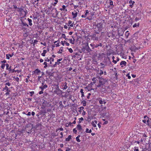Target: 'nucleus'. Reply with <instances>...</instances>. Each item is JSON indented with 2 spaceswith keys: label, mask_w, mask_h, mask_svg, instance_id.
I'll return each mask as SVG.
<instances>
[{
  "label": "nucleus",
  "mask_w": 151,
  "mask_h": 151,
  "mask_svg": "<svg viewBox=\"0 0 151 151\" xmlns=\"http://www.w3.org/2000/svg\"><path fill=\"white\" fill-rule=\"evenodd\" d=\"M99 74L100 76H101L104 73V72L103 70H99Z\"/></svg>",
  "instance_id": "393cba45"
},
{
  "label": "nucleus",
  "mask_w": 151,
  "mask_h": 151,
  "mask_svg": "<svg viewBox=\"0 0 151 151\" xmlns=\"http://www.w3.org/2000/svg\"><path fill=\"white\" fill-rule=\"evenodd\" d=\"M73 54H75V55H79L78 54V53L77 52H73Z\"/></svg>",
  "instance_id": "5fc2aeb1"
},
{
  "label": "nucleus",
  "mask_w": 151,
  "mask_h": 151,
  "mask_svg": "<svg viewBox=\"0 0 151 151\" xmlns=\"http://www.w3.org/2000/svg\"><path fill=\"white\" fill-rule=\"evenodd\" d=\"M62 91L60 89L59 90H58V91H55V93L57 94H60V93H62Z\"/></svg>",
  "instance_id": "a211bd4d"
},
{
  "label": "nucleus",
  "mask_w": 151,
  "mask_h": 151,
  "mask_svg": "<svg viewBox=\"0 0 151 151\" xmlns=\"http://www.w3.org/2000/svg\"><path fill=\"white\" fill-rule=\"evenodd\" d=\"M18 9H19L18 10H17V11L19 12H22L23 11V9L21 7L19 8H18Z\"/></svg>",
  "instance_id": "c756f323"
},
{
  "label": "nucleus",
  "mask_w": 151,
  "mask_h": 151,
  "mask_svg": "<svg viewBox=\"0 0 151 151\" xmlns=\"http://www.w3.org/2000/svg\"><path fill=\"white\" fill-rule=\"evenodd\" d=\"M67 84H68V83L67 82H65L64 84V87L63 88V90L66 89L68 88V87L67 86Z\"/></svg>",
  "instance_id": "6ab92c4d"
},
{
  "label": "nucleus",
  "mask_w": 151,
  "mask_h": 151,
  "mask_svg": "<svg viewBox=\"0 0 151 151\" xmlns=\"http://www.w3.org/2000/svg\"><path fill=\"white\" fill-rule=\"evenodd\" d=\"M46 73L50 76H53L54 72H49L47 70Z\"/></svg>",
  "instance_id": "9d476101"
},
{
  "label": "nucleus",
  "mask_w": 151,
  "mask_h": 151,
  "mask_svg": "<svg viewBox=\"0 0 151 151\" xmlns=\"http://www.w3.org/2000/svg\"><path fill=\"white\" fill-rule=\"evenodd\" d=\"M5 64H1V67L2 68V69H4V67H5Z\"/></svg>",
  "instance_id": "79ce46f5"
},
{
  "label": "nucleus",
  "mask_w": 151,
  "mask_h": 151,
  "mask_svg": "<svg viewBox=\"0 0 151 151\" xmlns=\"http://www.w3.org/2000/svg\"><path fill=\"white\" fill-rule=\"evenodd\" d=\"M29 93H30V96H32L34 94V92L33 91H31L29 92Z\"/></svg>",
  "instance_id": "f704fd0d"
},
{
  "label": "nucleus",
  "mask_w": 151,
  "mask_h": 151,
  "mask_svg": "<svg viewBox=\"0 0 151 151\" xmlns=\"http://www.w3.org/2000/svg\"><path fill=\"white\" fill-rule=\"evenodd\" d=\"M41 72L40 70L38 69H36L34 71V73L39 75V73Z\"/></svg>",
  "instance_id": "4468645a"
},
{
  "label": "nucleus",
  "mask_w": 151,
  "mask_h": 151,
  "mask_svg": "<svg viewBox=\"0 0 151 151\" xmlns=\"http://www.w3.org/2000/svg\"><path fill=\"white\" fill-rule=\"evenodd\" d=\"M54 10L55 11V12L56 13V16H57V15H58V11L56 9V8L52 9V11H53Z\"/></svg>",
  "instance_id": "aec40b11"
},
{
  "label": "nucleus",
  "mask_w": 151,
  "mask_h": 151,
  "mask_svg": "<svg viewBox=\"0 0 151 151\" xmlns=\"http://www.w3.org/2000/svg\"><path fill=\"white\" fill-rule=\"evenodd\" d=\"M88 95L87 96V98L88 99H89V98H90V96L91 95V93H89L88 94Z\"/></svg>",
  "instance_id": "bf43d9fd"
},
{
  "label": "nucleus",
  "mask_w": 151,
  "mask_h": 151,
  "mask_svg": "<svg viewBox=\"0 0 151 151\" xmlns=\"http://www.w3.org/2000/svg\"><path fill=\"white\" fill-rule=\"evenodd\" d=\"M100 65H101L103 66V67H101V68H103L105 66V65H104L102 63H101Z\"/></svg>",
  "instance_id": "09e8293b"
},
{
  "label": "nucleus",
  "mask_w": 151,
  "mask_h": 151,
  "mask_svg": "<svg viewBox=\"0 0 151 151\" xmlns=\"http://www.w3.org/2000/svg\"><path fill=\"white\" fill-rule=\"evenodd\" d=\"M108 121H105L104 123V124H107L108 123Z\"/></svg>",
  "instance_id": "338daca9"
},
{
  "label": "nucleus",
  "mask_w": 151,
  "mask_h": 151,
  "mask_svg": "<svg viewBox=\"0 0 151 151\" xmlns=\"http://www.w3.org/2000/svg\"><path fill=\"white\" fill-rule=\"evenodd\" d=\"M47 52V51L46 50H43V52L41 54V55L43 56H45V54Z\"/></svg>",
  "instance_id": "5701e85b"
},
{
  "label": "nucleus",
  "mask_w": 151,
  "mask_h": 151,
  "mask_svg": "<svg viewBox=\"0 0 151 151\" xmlns=\"http://www.w3.org/2000/svg\"><path fill=\"white\" fill-rule=\"evenodd\" d=\"M5 85L6 86H10L11 85V84L10 83H9L8 82V83H6L5 84Z\"/></svg>",
  "instance_id": "a18cd8bd"
},
{
  "label": "nucleus",
  "mask_w": 151,
  "mask_h": 151,
  "mask_svg": "<svg viewBox=\"0 0 151 151\" xmlns=\"http://www.w3.org/2000/svg\"><path fill=\"white\" fill-rule=\"evenodd\" d=\"M67 49H68V50H69V52L70 53H72V52H73V50L72 49V48H67Z\"/></svg>",
  "instance_id": "e433bc0d"
},
{
  "label": "nucleus",
  "mask_w": 151,
  "mask_h": 151,
  "mask_svg": "<svg viewBox=\"0 0 151 151\" xmlns=\"http://www.w3.org/2000/svg\"><path fill=\"white\" fill-rule=\"evenodd\" d=\"M110 4L111 5H113V2L112 1H110Z\"/></svg>",
  "instance_id": "680f3d73"
},
{
  "label": "nucleus",
  "mask_w": 151,
  "mask_h": 151,
  "mask_svg": "<svg viewBox=\"0 0 151 151\" xmlns=\"http://www.w3.org/2000/svg\"><path fill=\"white\" fill-rule=\"evenodd\" d=\"M45 62H49L50 61V59H49L48 58H46L45 59Z\"/></svg>",
  "instance_id": "c03bdc74"
},
{
  "label": "nucleus",
  "mask_w": 151,
  "mask_h": 151,
  "mask_svg": "<svg viewBox=\"0 0 151 151\" xmlns=\"http://www.w3.org/2000/svg\"><path fill=\"white\" fill-rule=\"evenodd\" d=\"M89 14V11L88 10H86V12L84 14V16H85L86 17Z\"/></svg>",
  "instance_id": "a878e982"
},
{
  "label": "nucleus",
  "mask_w": 151,
  "mask_h": 151,
  "mask_svg": "<svg viewBox=\"0 0 151 151\" xmlns=\"http://www.w3.org/2000/svg\"><path fill=\"white\" fill-rule=\"evenodd\" d=\"M57 63H58L57 62H55V64L53 65V67H55L56 66V65H57Z\"/></svg>",
  "instance_id": "6e6d98bb"
},
{
  "label": "nucleus",
  "mask_w": 151,
  "mask_h": 151,
  "mask_svg": "<svg viewBox=\"0 0 151 151\" xmlns=\"http://www.w3.org/2000/svg\"><path fill=\"white\" fill-rule=\"evenodd\" d=\"M65 34H62V37H63V38H65Z\"/></svg>",
  "instance_id": "603ef678"
},
{
  "label": "nucleus",
  "mask_w": 151,
  "mask_h": 151,
  "mask_svg": "<svg viewBox=\"0 0 151 151\" xmlns=\"http://www.w3.org/2000/svg\"><path fill=\"white\" fill-rule=\"evenodd\" d=\"M135 3V2L134 1H133L132 2V4H130L129 5V6H130L131 7V8H132L133 6V4H134Z\"/></svg>",
  "instance_id": "de8ad7c7"
},
{
  "label": "nucleus",
  "mask_w": 151,
  "mask_h": 151,
  "mask_svg": "<svg viewBox=\"0 0 151 151\" xmlns=\"http://www.w3.org/2000/svg\"><path fill=\"white\" fill-rule=\"evenodd\" d=\"M21 26H25L27 27H29V25L26 23V22H24L23 21L22 19H21Z\"/></svg>",
  "instance_id": "423d86ee"
},
{
  "label": "nucleus",
  "mask_w": 151,
  "mask_h": 151,
  "mask_svg": "<svg viewBox=\"0 0 151 151\" xmlns=\"http://www.w3.org/2000/svg\"><path fill=\"white\" fill-rule=\"evenodd\" d=\"M91 124L92 125V126L94 127H96V124H94V122L93 121L92 122H91Z\"/></svg>",
  "instance_id": "4c0bfd02"
},
{
  "label": "nucleus",
  "mask_w": 151,
  "mask_h": 151,
  "mask_svg": "<svg viewBox=\"0 0 151 151\" xmlns=\"http://www.w3.org/2000/svg\"><path fill=\"white\" fill-rule=\"evenodd\" d=\"M72 14L73 16V18H74L76 17L77 16V12L76 11H74L72 13Z\"/></svg>",
  "instance_id": "6e6552de"
},
{
  "label": "nucleus",
  "mask_w": 151,
  "mask_h": 151,
  "mask_svg": "<svg viewBox=\"0 0 151 151\" xmlns=\"http://www.w3.org/2000/svg\"><path fill=\"white\" fill-rule=\"evenodd\" d=\"M115 78H117V77H118V75L117 73H116L115 74Z\"/></svg>",
  "instance_id": "69168bd1"
},
{
  "label": "nucleus",
  "mask_w": 151,
  "mask_h": 151,
  "mask_svg": "<svg viewBox=\"0 0 151 151\" xmlns=\"http://www.w3.org/2000/svg\"><path fill=\"white\" fill-rule=\"evenodd\" d=\"M103 22H101L100 23H98L96 25V26L98 28V30L99 32H101L103 29Z\"/></svg>",
  "instance_id": "f03ea898"
},
{
  "label": "nucleus",
  "mask_w": 151,
  "mask_h": 151,
  "mask_svg": "<svg viewBox=\"0 0 151 151\" xmlns=\"http://www.w3.org/2000/svg\"><path fill=\"white\" fill-rule=\"evenodd\" d=\"M103 85H101V84L99 83L97 86V87L99 88L101 87Z\"/></svg>",
  "instance_id": "864d4df0"
},
{
  "label": "nucleus",
  "mask_w": 151,
  "mask_h": 151,
  "mask_svg": "<svg viewBox=\"0 0 151 151\" xmlns=\"http://www.w3.org/2000/svg\"><path fill=\"white\" fill-rule=\"evenodd\" d=\"M9 88L7 86H6L5 87L3 88V90H6V91L8 90Z\"/></svg>",
  "instance_id": "ea45409f"
},
{
  "label": "nucleus",
  "mask_w": 151,
  "mask_h": 151,
  "mask_svg": "<svg viewBox=\"0 0 151 151\" xmlns=\"http://www.w3.org/2000/svg\"><path fill=\"white\" fill-rule=\"evenodd\" d=\"M139 23H138L137 24L135 23L133 26V27H139Z\"/></svg>",
  "instance_id": "bb28decb"
},
{
  "label": "nucleus",
  "mask_w": 151,
  "mask_h": 151,
  "mask_svg": "<svg viewBox=\"0 0 151 151\" xmlns=\"http://www.w3.org/2000/svg\"><path fill=\"white\" fill-rule=\"evenodd\" d=\"M43 93V91H42H42H40L39 92V94H42V93Z\"/></svg>",
  "instance_id": "e2e57ef3"
},
{
  "label": "nucleus",
  "mask_w": 151,
  "mask_h": 151,
  "mask_svg": "<svg viewBox=\"0 0 151 151\" xmlns=\"http://www.w3.org/2000/svg\"><path fill=\"white\" fill-rule=\"evenodd\" d=\"M126 76L127 77H128V79H130L131 78V76H130L129 75V73H128L127 74V75H126Z\"/></svg>",
  "instance_id": "49530a36"
},
{
  "label": "nucleus",
  "mask_w": 151,
  "mask_h": 151,
  "mask_svg": "<svg viewBox=\"0 0 151 151\" xmlns=\"http://www.w3.org/2000/svg\"><path fill=\"white\" fill-rule=\"evenodd\" d=\"M77 128L78 130L80 131L83 129L82 128L80 124H78L77 125Z\"/></svg>",
  "instance_id": "2eb2a0df"
},
{
  "label": "nucleus",
  "mask_w": 151,
  "mask_h": 151,
  "mask_svg": "<svg viewBox=\"0 0 151 151\" xmlns=\"http://www.w3.org/2000/svg\"><path fill=\"white\" fill-rule=\"evenodd\" d=\"M72 22L71 20H69L68 22V25L69 26L72 23Z\"/></svg>",
  "instance_id": "13d9d810"
},
{
  "label": "nucleus",
  "mask_w": 151,
  "mask_h": 151,
  "mask_svg": "<svg viewBox=\"0 0 151 151\" xmlns=\"http://www.w3.org/2000/svg\"><path fill=\"white\" fill-rule=\"evenodd\" d=\"M62 8H60V9L61 10V11H63V10H64L65 8V7H66V6L65 5H63L62 6Z\"/></svg>",
  "instance_id": "c85d7f7f"
},
{
  "label": "nucleus",
  "mask_w": 151,
  "mask_h": 151,
  "mask_svg": "<svg viewBox=\"0 0 151 151\" xmlns=\"http://www.w3.org/2000/svg\"><path fill=\"white\" fill-rule=\"evenodd\" d=\"M43 64L45 65L44 68H46L47 67V63L46 62H44Z\"/></svg>",
  "instance_id": "7c9ffc66"
},
{
  "label": "nucleus",
  "mask_w": 151,
  "mask_h": 151,
  "mask_svg": "<svg viewBox=\"0 0 151 151\" xmlns=\"http://www.w3.org/2000/svg\"><path fill=\"white\" fill-rule=\"evenodd\" d=\"M83 48L86 50L87 53H90L92 51V50L89 47L88 43H86L85 46L83 47Z\"/></svg>",
  "instance_id": "7ed1b4c3"
},
{
  "label": "nucleus",
  "mask_w": 151,
  "mask_h": 151,
  "mask_svg": "<svg viewBox=\"0 0 151 151\" xmlns=\"http://www.w3.org/2000/svg\"><path fill=\"white\" fill-rule=\"evenodd\" d=\"M27 20L29 22V24L30 26H32V20L31 19H29V18H28Z\"/></svg>",
  "instance_id": "412c9836"
},
{
  "label": "nucleus",
  "mask_w": 151,
  "mask_h": 151,
  "mask_svg": "<svg viewBox=\"0 0 151 151\" xmlns=\"http://www.w3.org/2000/svg\"><path fill=\"white\" fill-rule=\"evenodd\" d=\"M100 90L102 92H104V91L106 90L104 88H103V86H102V88H100Z\"/></svg>",
  "instance_id": "473e14b6"
},
{
  "label": "nucleus",
  "mask_w": 151,
  "mask_h": 151,
  "mask_svg": "<svg viewBox=\"0 0 151 151\" xmlns=\"http://www.w3.org/2000/svg\"><path fill=\"white\" fill-rule=\"evenodd\" d=\"M69 40L70 42L72 44H74L75 39H74L73 41L72 40V39H70Z\"/></svg>",
  "instance_id": "b1692460"
},
{
  "label": "nucleus",
  "mask_w": 151,
  "mask_h": 151,
  "mask_svg": "<svg viewBox=\"0 0 151 151\" xmlns=\"http://www.w3.org/2000/svg\"><path fill=\"white\" fill-rule=\"evenodd\" d=\"M15 79L18 82L19 80V78L18 77H17L15 78Z\"/></svg>",
  "instance_id": "4d7b16f0"
},
{
  "label": "nucleus",
  "mask_w": 151,
  "mask_h": 151,
  "mask_svg": "<svg viewBox=\"0 0 151 151\" xmlns=\"http://www.w3.org/2000/svg\"><path fill=\"white\" fill-rule=\"evenodd\" d=\"M23 11L25 13V14L24 15V16L22 17H22L24 18V17H25L26 16L27 13V11H24V10H23ZM21 18H22V17H21Z\"/></svg>",
  "instance_id": "72a5a7b5"
},
{
  "label": "nucleus",
  "mask_w": 151,
  "mask_h": 151,
  "mask_svg": "<svg viewBox=\"0 0 151 151\" xmlns=\"http://www.w3.org/2000/svg\"><path fill=\"white\" fill-rule=\"evenodd\" d=\"M63 47H62L60 48V49L59 50V51L58 52V53L59 54H61L62 53V51L63 50Z\"/></svg>",
  "instance_id": "cd10ccee"
},
{
  "label": "nucleus",
  "mask_w": 151,
  "mask_h": 151,
  "mask_svg": "<svg viewBox=\"0 0 151 151\" xmlns=\"http://www.w3.org/2000/svg\"><path fill=\"white\" fill-rule=\"evenodd\" d=\"M123 65L124 66H126L127 65L126 62L124 61H122L120 63V65H121V67L122 68L123 67V66L122 65Z\"/></svg>",
  "instance_id": "1a4fd4ad"
},
{
  "label": "nucleus",
  "mask_w": 151,
  "mask_h": 151,
  "mask_svg": "<svg viewBox=\"0 0 151 151\" xmlns=\"http://www.w3.org/2000/svg\"><path fill=\"white\" fill-rule=\"evenodd\" d=\"M76 140L78 142H81V140L79 139V138L76 137Z\"/></svg>",
  "instance_id": "37998d69"
},
{
  "label": "nucleus",
  "mask_w": 151,
  "mask_h": 151,
  "mask_svg": "<svg viewBox=\"0 0 151 151\" xmlns=\"http://www.w3.org/2000/svg\"><path fill=\"white\" fill-rule=\"evenodd\" d=\"M96 81H93V82H91V85H93V84L95 83H96Z\"/></svg>",
  "instance_id": "3c124183"
},
{
  "label": "nucleus",
  "mask_w": 151,
  "mask_h": 151,
  "mask_svg": "<svg viewBox=\"0 0 151 151\" xmlns=\"http://www.w3.org/2000/svg\"><path fill=\"white\" fill-rule=\"evenodd\" d=\"M151 120H150V119H149V118L147 119V123H146V125L149 126H151V123L150 122V121Z\"/></svg>",
  "instance_id": "dca6fc26"
},
{
  "label": "nucleus",
  "mask_w": 151,
  "mask_h": 151,
  "mask_svg": "<svg viewBox=\"0 0 151 151\" xmlns=\"http://www.w3.org/2000/svg\"><path fill=\"white\" fill-rule=\"evenodd\" d=\"M82 103L83 104V106H85L86 105V102L85 101H83L82 102Z\"/></svg>",
  "instance_id": "2f4dec72"
},
{
  "label": "nucleus",
  "mask_w": 151,
  "mask_h": 151,
  "mask_svg": "<svg viewBox=\"0 0 151 151\" xmlns=\"http://www.w3.org/2000/svg\"><path fill=\"white\" fill-rule=\"evenodd\" d=\"M83 89H81L80 91V92H81V94H83L84 93V92H83Z\"/></svg>",
  "instance_id": "0e129e2a"
},
{
  "label": "nucleus",
  "mask_w": 151,
  "mask_h": 151,
  "mask_svg": "<svg viewBox=\"0 0 151 151\" xmlns=\"http://www.w3.org/2000/svg\"><path fill=\"white\" fill-rule=\"evenodd\" d=\"M144 119L146 120V121H147L149 118H148V117H147L146 115L144 116Z\"/></svg>",
  "instance_id": "a19ab883"
},
{
  "label": "nucleus",
  "mask_w": 151,
  "mask_h": 151,
  "mask_svg": "<svg viewBox=\"0 0 151 151\" xmlns=\"http://www.w3.org/2000/svg\"><path fill=\"white\" fill-rule=\"evenodd\" d=\"M102 44L101 43H100L99 44H97L94 46V47L92 48V49H94V47L97 48L99 46L101 47L102 46Z\"/></svg>",
  "instance_id": "9b49d317"
},
{
  "label": "nucleus",
  "mask_w": 151,
  "mask_h": 151,
  "mask_svg": "<svg viewBox=\"0 0 151 151\" xmlns=\"http://www.w3.org/2000/svg\"><path fill=\"white\" fill-rule=\"evenodd\" d=\"M85 114H86V112H85V111H83V112L82 113V115L83 116H84V115H85Z\"/></svg>",
  "instance_id": "052dcab7"
},
{
  "label": "nucleus",
  "mask_w": 151,
  "mask_h": 151,
  "mask_svg": "<svg viewBox=\"0 0 151 151\" xmlns=\"http://www.w3.org/2000/svg\"><path fill=\"white\" fill-rule=\"evenodd\" d=\"M6 70H8L10 71H12V73H14L16 72V71L14 70V69H11V66L9 68V65L8 64L6 63Z\"/></svg>",
  "instance_id": "20e7f679"
},
{
  "label": "nucleus",
  "mask_w": 151,
  "mask_h": 151,
  "mask_svg": "<svg viewBox=\"0 0 151 151\" xmlns=\"http://www.w3.org/2000/svg\"><path fill=\"white\" fill-rule=\"evenodd\" d=\"M42 86H40L39 88H40L42 91H43L44 89H45L47 87V86L46 84L44 85L43 83H42Z\"/></svg>",
  "instance_id": "0eeeda50"
},
{
  "label": "nucleus",
  "mask_w": 151,
  "mask_h": 151,
  "mask_svg": "<svg viewBox=\"0 0 151 151\" xmlns=\"http://www.w3.org/2000/svg\"><path fill=\"white\" fill-rule=\"evenodd\" d=\"M106 82V80L102 78H100V80L99 81V83L102 85H104Z\"/></svg>",
  "instance_id": "39448f33"
},
{
  "label": "nucleus",
  "mask_w": 151,
  "mask_h": 151,
  "mask_svg": "<svg viewBox=\"0 0 151 151\" xmlns=\"http://www.w3.org/2000/svg\"><path fill=\"white\" fill-rule=\"evenodd\" d=\"M73 132L75 134H76L77 133V130L76 129V128L73 129Z\"/></svg>",
  "instance_id": "58836bf2"
},
{
  "label": "nucleus",
  "mask_w": 151,
  "mask_h": 151,
  "mask_svg": "<svg viewBox=\"0 0 151 151\" xmlns=\"http://www.w3.org/2000/svg\"><path fill=\"white\" fill-rule=\"evenodd\" d=\"M99 34L98 32H94L92 35V39L93 40H98L100 37V36L99 35Z\"/></svg>",
  "instance_id": "f257e3e1"
},
{
  "label": "nucleus",
  "mask_w": 151,
  "mask_h": 151,
  "mask_svg": "<svg viewBox=\"0 0 151 151\" xmlns=\"http://www.w3.org/2000/svg\"><path fill=\"white\" fill-rule=\"evenodd\" d=\"M99 103L100 104H102L103 103V101H102L101 99L99 100Z\"/></svg>",
  "instance_id": "8fccbe9b"
},
{
  "label": "nucleus",
  "mask_w": 151,
  "mask_h": 151,
  "mask_svg": "<svg viewBox=\"0 0 151 151\" xmlns=\"http://www.w3.org/2000/svg\"><path fill=\"white\" fill-rule=\"evenodd\" d=\"M128 31H127L125 32V35L127 37H128L129 36V33H128Z\"/></svg>",
  "instance_id": "c9c22d12"
},
{
  "label": "nucleus",
  "mask_w": 151,
  "mask_h": 151,
  "mask_svg": "<svg viewBox=\"0 0 151 151\" xmlns=\"http://www.w3.org/2000/svg\"><path fill=\"white\" fill-rule=\"evenodd\" d=\"M31 114L30 112H29L27 114V115L30 116L31 115Z\"/></svg>",
  "instance_id": "774afa93"
},
{
  "label": "nucleus",
  "mask_w": 151,
  "mask_h": 151,
  "mask_svg": "<svg viewBox=\"0 0 151 151\" xmlns=\"http://www.w3.org/2000/svg\"><path fill=\"white\" fill-rule=\"evenodd\" d=\"M92 132V130L91 129L89 130L88 129L86 128V132L87 133H91Z\"/></svg>",
  "instance_id": "4be33fe9"
},
{
  "label": "nucleus",
  "mask_w": 151,
  "mask_h": 151,
  "mask_svg": "<svg viewBox=\"0 0 151 151\" xmlns=\"http://www.w3.org/2000/svg\"><path fill=\"white\" fill-rule=\"evenodd\" d=\"M14 55V53H12V54H6V59H9V58H10L9 57H12V56Z\"/></svg>",
  "instance_id": "f8f14e48"
},
{
  "label": "nucleus",
  "mask_w": 151,
  "mask_h": 151,
  "mask_svg": "<svg viewBox=\"0 0 151 151\" xmlns=\"http://www.w3.org/2000/svg\"><path fill=\"white\" fill-rule=\"evenodd\" d=\"M71 135H69L68 137L65 139V141L67 142H69L71 139Z\"/></svg>",
  "instance_id": "f3484780"
},
{
  "label": "nucleus",
  "mask_w": 151,
  "mask_h": 151,
  "mask_svg": "<svg viewBox=\"0 0 151 151\" xmlns=\"http://www.w3.org/2000/svg\"><path fill=\"white\" fill-rule=\"evenodd\" d=\"M32 129V128L29 129L28 127H27L26 128V132L28 133H30L31 132V130Z\"/></svg>",
  "instance_id": "ddd939ff"
}]
</instances>
